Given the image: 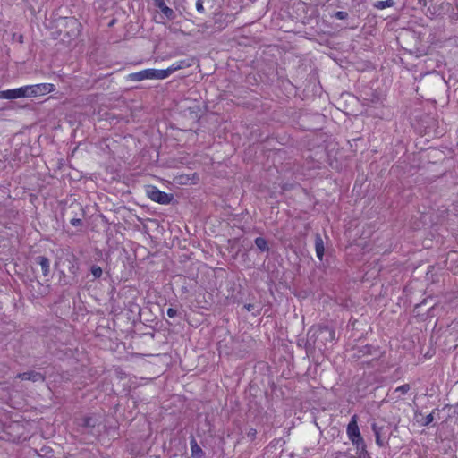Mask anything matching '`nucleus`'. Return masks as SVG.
Returning a JSON list of instances; mask_svg holds the SVG:
<instances>
[{
  "instance_id": "nucleus-10",
  "label": "nucleus",
  "mask_w": 458,
  "mask_h": 458,
  "mask_svg": "<svg viewBox=\"0 0 458 458\" xmlns=\"http://www.w3.org/2000/svg\"><path fill=\"white\" fill-rule=\"evenodd\" d=\"M38 263L40 265L44 276H47L50 273V261L47 258L39 256L37 258Z\"/></svg>"
},
{
  "instance_id": "nucleus-6",
  "label": "nucleus",
  "mask_w": 458,
  "mask_h": 458,
  "mask_svg": "<svg viewBox=\"0 0 458 458\" xmlns=\"http://www.w3.org/2000/svg\"><path fill=\"white\" fill-rule=\"evenodd\" d=\"M190 64L185 60H180L172 64L167 69L161 70V72L164 73V79L169 77L174 72L189 67Z\"/></svg>"
},
{
  "instance_id": "nucleus-19",
  "label": "nucleus",
  "mask_w": 458,
  "mask_h": 458,
  "mask_svg": "<svg viewBox=\"0 0 458 458\" xmlns=\"http://www.w3.org/2000/svg\"><path fill=\"white\" fill-rule=\"evenodd\" d=\"M176 315H177V310L175 309L169 308L167 310V316L169 318H174Z\"/></svg>"
},
{
  "instance_id": "nucleus-4",
  "label": "nucleus",
  "mask_w": 458,
  "mask_h": 458,
  "mask_svg": "<svg viewBox=\"0 0 458 458\" xmlns=\"http://www.w3.org/2000/svg\"><path fill=\"white\" fill-rule=\"evenodd\" d=\"M147 192L151 200L160 204H168L173 199L172 195L161 191L155 187L149 188Z\"/></svg>"
},
{
  "instance_id": "nucleus-5",
  "label": "nucleus",
  "mask_w": 458,
  "mask_h": 458,
  "mask_svg": "<svg viewBox=\"0 0 458 458\" xmlns=\"http://www.w3.org/2000/svg\"><path fill=\"white\" fill-rule=\"evenodd\" d=\"M26 98L25 86L0 91V99H17Z\"/></svg>"
},
{
  "instance_id": "nucleus-18",
  "label": "nucleus",
  "mask_w": 458,
  "mask_h": 458,
  "mask_svg": "<svg viewBox=\"0 0 458 458\" xmlns=\"http://www.w3.org/2000/svg\"><path fill=\"white\" fill-rule=\"evenodd\" d=\"M433 414H428L426 416L425 420H424V422H423V425L427 426L428 424H430L432 421H433Z\"/></svg>"
},
{
  "instance_id": "nucleus-8",
  "label": "nucleus",
  "mask_w": 458,
  "mask_h": 458,
  "mask_svg": "<svg viewBox=\"0 0 458 458\" xmlns=\"http://www.w3.org/2000/svg\"><path fill=\"white\" fill-rule=\"evenodd\" d=\"M17 377L21 380H30L33 382L43 380L42 375L40 373L35 372V371H28V372L20 373L17 375Z\"/></svg>"
},
{
  "instance_id": "nucleus-2",
  "label": "nucleus",
  "mask_w": 458,
  "mask_h": 458,
  "mask_svg": "<svg viewBox=\"0 0 458 458\" xmlns=\"http://www.w3.org/2000/svg\"><path fill=\"white\" fill-rule=\"evenodd\" d=\"M164 73L158 69H145L128 75V79L133 81H141L144 80H164Z\"/></svg>"
},
{
  "instance_id": "nucleus-3",
  "label": "nucleus",
  "mask_w": 458,
  "mask_h": 458,
  "mask_svg": "<svg viewBox=\"0 0 458 458\" xmlns=\"http://www.w3.org/2000/svg\"><path fill=\"white\" fill-rule=\"evenodd\" d=\"M55 89V87L52 83H39L34 85H26V98H33L38 96H44L51 93Z\"/></svg>"
},
{
  "instance_id": "nucleus-15",
  "label": "nucleus",
  "mask_w": 458,
  "mask_h": 458,
  "mask_svg": "<svg viewBox=\"0 0 458 458\" xmlns=\"http://www.w3.org/2000/svg\"><path fill=\"white\" fill-rule=\"evenodd\" d=\"M91 274L95 278H99L102 276V268L98 266H93L91 267Z\"/></svg>"
},
{
  "instance_id": "nucleus-23",
  "label": "nucleus",
  "mask_w": 458,
  "mask_h": 458,
  "mask_svg": "<svg viewBox=\"0 0 458 458\" xmlns=\"http://www.w3.org/2000/svg\"><path fill=\"white\" fill-rule=\"evenodd\" d=\"M79 222H80V220H76V221H73L72 224L77 225V223H79Z\"/></svg>"
},
{
  "instance_id": "nucleus-7",
  "label": "nucleus",
  "mask_w": 458,
  "mask_h": 458,
  "mask_svg": "<svg viewBox=\"0 0 458 458\" xmlns=\"http://www.w3.org/2000/svg\"><path fill=\"white\" fill-rule=\"evenodd\" d=\"M155 5L162 12L164 16L168 20L175 18V13L173 9L168 7L164 0H155Z\"/></svg>"
},
{
  "instance_id": "nucleus-13",
  "label": "nucleus",
  "mask_w": 458,
  "mask_h": 458,
  "mask_svg": "<svg viewBox=\"0 0 458 458\" xmlns=\"http://www.w3.org/2000/svg\"><path fill=\"white\" fill-rule=\"evenodd\" d=\"M394 4V0H384V1H377L374 4V7L379 10H383L388 7H392Z\"/></svg>"
},
{
  "instance_id": "nucleus-11",
  "label": "nucleus",
  "mask_w": 458,
  "mask_h": 458,
  "mask_svg": "<svg viewBox=\"0 0 458 458\" xmlns=\"http://www.w3.org/2000/svg\"><path fill=\"white\" fill-rule=\"evenodd\" d=\"M315 249L317 257L322 260L324 255V242L322 238L319 235H317L315 241Z\"/></svg>"
},
{
  "instance_id": "nucleus-16",
  "label": "nucleus",
  "mask_w": 458,
  "mask_h": 458,
  "mask_svg": "<svg viewBox=\"0 0 458 458\" xmlns=\"http://www.w3.org/2000/svg\"><path fill=\"white\" fill-rule=\"evenodd\" d=\"M409 390H410V386L405 384V385H402V386H398L395 389V392H399L402 394H405Z\"/></svg>"
},
{
  "instance_id": "nucleus-1",
  "label": "nucleus",
  "mask_w": 458,
  "mask_h": 458,
  "mask_svg": "<svg viewBox=\"0 0 458 458\" xmlns=\"http://www.w3.org/2000/svg\"><path fill=\"white\" fill-rule=\"evenodd\" d=\"M347 436L352 445H356L358 450L365 452V444L358 427V417L353 415L347 426Z\"/></svg>"
},
{
  "instance_id": "nucleus-21",
  "label": "nucleus",
  "mask_w": 458,
  "mask_h": 458,
  "mask_svg": "<svg viewBox=\"0 0 458 458\" xmlns=\"http://www.w3.org/2000/svg\"><path fill=\"white\" fill-rule=\"evenodd\" d=\"M454 258H458V254L456 252H453V253L448 255V259H454Z\"/></svg>"
},
{
  "instance_id": "nucleus-9",
  "label": "nucleus",
  "mask_w": 458,
  "mask_h": 458,
  "mask_svg": "<svg viewBox=\"0 0 458 458\" xmlns=\"http://www.w3.org/2000/svg\"><path fill=\"white\" fill-rule=\"evenodd\" d=\"M190 445L192 458H205V453L194 438L191 440Z\"/></svg>"
},
{
  "instance_id": "nucleus-20",
  "label": "nucleus",
  "mask_w": 458,
  "mask_h": 458,
  "mask_svg": "<svg viewBox=\"0 0 458 458\" xmlns=\"http://www.w3.org/2000/svg\"><path fill=\"white\" fill-rule=\"evenodd\" d=\"M344 15H345V13L344 12H337L336 13V17H338L340 19L344 18Z\"/></svg>"
},
{
  "instance_id": "nucleus-17",
  "label": "nucleus",
  "mask_w": 458,
  "mask_h": 458,
  "mask_svg": "<svg viewBox=\"0 0 458 458\" xmlns=\"http://www.w3.org/2000/svg\"><path fill=\"white\" fill-rule=\"evenodd\" d=\"M196 9L197 11L199 13H204V6H203V3L201 0H198L197 3H196Z\"/></svg>"
},
{
  "instance_id": "nucleus-22",
  "label": "nucleus",
  "mask_w": 458,
  "mask_h": 458,
  "mask_svg": "<svg viewBox=\"0 0 458 458\" xmlns=\"http://www.w3.org/2000/svg\"><path fill=\"white\" fill-rule=\"evenodd\" d=\"M77 268H78L77 267L72 266V267L70 269V271H71L72 274H75V273H76Z\"/></svg>"
},
{
  "instance_id": "nucleus-14",
  "label": "nucleus",
  "mask_w": 458,
  "mask_h": 458,
  "mask_svg": "<svg viewBox=\"0 0 458 458\" xmlns=\"http://www.w3.org/2000/svg\"><path fill=\"white\" fill-rule=\"evenodd\" d=\"M255 244L258 249H259L261 251H267L268 250V246L267 241L262 237H258L255 239Z\"/></svg>"
},
{
  "instance_id": "nucleus-12",
  "label": "nucleus",
  "mask_w": 458,
  "mask_h": 458,
  "mask_svg": "<svg viewBox=\"0 0 458 458\" xmlns=\"http://www.w3.org/2000/svg\"><path fill=\"white\" fill-rule=\"evenodd\" d=\"M372 430L375 434L376 444L380 447L384 446L385 443H384L383 439L381 438L382 428L378 427L376 423H374V424H372Z\"/></svg>"
}]
</instances>
